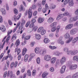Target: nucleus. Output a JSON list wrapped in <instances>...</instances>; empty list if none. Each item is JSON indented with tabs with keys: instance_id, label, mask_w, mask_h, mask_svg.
I'll list each match as a JSON object with an SVG mask.
<instances>
[{
	"instance_id": "1",
	"label": "nucleus",
	"mask_w": 78,
	"mask_h": 78,
	"mask_svg": "<svg viewBox=\"0 0 78 78\" xmlns=\"http://www.w3.org/2000/svg\"><path fill=\"white\" fill-rule=\"evenodd\" d=\"M35 51L36 53H39L41 55H44L46 52H47V50L44 49L43 50H41L39 52V48H36L35 49Z\"/></svg>"
},
{
	"instance_id": "2",
	"label": "nucleus",
	"mask_w": 78,
	"mask_h": 78,
	"mask_svg": "<svg viewBox=\"0 0 78 78\" xmlns=\"http://www.w3.org/2000/svg\"><path fill=\"white\" fill-rule=\"evenodd\" d=\"M34 24L31 23L30 24L29 26L30 28H33V30H34V31H36L37 30V27L34 26Z\"/></svg>"
},
{
	"instance_id": "3",
	"label": "nucleus",
	"mask_w": 78,
	"mask_h": 78,
	"mask_svg": "<svg viewBox=\"0 0 78 78\" xmlns=\"http://www.w3.org/2000/svg\"><path fill=\"white\" fill-rule=\"evenodd\" d=\"M77 67H78L77 65L74 64L70 66L69 68L70 70H75L77 68Z\"/></svg>"
},
{
	"instance_id": "4",
	"label": "nucleus",
	"mask_w": 78,
	"mask_h": 78,
	"mask_svg": "<svg viewBox=\"0 0 78 78\" xmlns=\"http://www.w3.org/2000/svg\"><path fill=\"white\" fill-rule=\"evenodd\" d=\"M62 37H60L59 40L57 41V42L58 44H61V45H63L64 42L62 41Z\"/></svg>"
},
{
	"instance_id": "5",
	"label": "nucleus",
	"mask_w": 78,
	"mask_h": 78,
	"mask_svg": "<svg viewBox=\"0 0 78 78\" xmlns=\"http://www.w3.org/2000/svg\"><path fill=\"white\" fill-rule=\"evenodd\" d=\"M44 59L47 61H48L51 59V56L49 55H47L44 56Z\"/></svg>"
},
{
	"instance_id": "6",
	"label": "nucleus",
	"mask_w": 78,
	"mask_h": 78,
	"mask_svg": "<svg viewBox=\"0 0 78 78\" xmlns=\"http://www.w3.org/2000/svg\"><path fill=\"white\" fill-rule=\"evenodd\" d=\"M66 58L65 57H63L61 58L60 60V63L61 64H63L65 62H66Z\"/></svg>"
},
{
	"instance_id": "7",
	"label": "nucleus",
	"mask_w": 78,
	"mask_h": 78,
	"mask_svg": "<svg viewBox=\"0 0 78 78\" xmlns=\"http://www.w3.org/2000/svg\"><path fill=\"white\" fill-rule=\"evenodd\" d=\"M64 16V15L63 14H59L58 15L56 18V20H59L61 19H62L63 17Z\"/></svg>"
},
{
	"instance_id": "8",
	"label": "nucleus",
	"mask_w": 78,
	"mask_h": 78,
	"mask_svg": "<svg viewBox=\"0 0 78 78\" xmlns=\"http://www.w3.org/2000/svg\"><path fill=\"white\" fill-rule=\"evenodd\" d=\"M66 66H63L61 68L60 70V72L61 73H64L65 72V70H66Z\"/></svg>"
},
{
	"instance_id": "9",
	"label": "nucleus",
	"mask_w": 78,
	"mask_h": 78,
	"mask_svg": "<svg viewBox=\"0 0 78 78\" xmlns=\"http://www.w3.org/2000/svg\"><path fill=\"white\" fill-rule=\"evenodd\" d=\"M31 9L32 8H30L29 9V10L28 14H29V16L28 17L29 18V19H30V18H31V17H32V12H31Z\"/></svg>"
},
{
	"instance_id": "10",
	"label": "nucleus",
	"mask_w": 78,
	"mask_h": 78,
	"mask_svg": "<svg viewBox=\"0 0 78 78\" xmlns=\"http://www.w3.org/2000/svg\"><path fill=\"white\" fill-rule=\"evenodd\" d=\"M73 27V24H70L67 25L66 27V30H69L71 29L72 27Z\"/></svg>"
},
{
	"instance_id": "11",
	"label": "nucleus",
	"mask_w": 78,
	"mask_h": 78,
	"mask_svg": "<svg viewBox=\"0 0 78 78\" xmlns=\"http://www.w3.org/2000/svg\"><path fill=\"white\" fill-rule=\"evenodd\" d=\"M21 16V13H20V15L19 16H18L17 17H16V16L14 15L13 17L14 20L16 21V20H19V18Z\"/></svg>"
},
{
	"instance_id": "12",
	"label": "nucleus",
	"mask_w": 78,
	"mask_h": 78,
	"mask_svg": "<svg viewBox=\"0 0 78 78\" xmlns=\"http://www.w3.org/2000/svg\"><path fill=\"white\" fill-rule=\"evenodd\" d=\"M56 61V58L55 57H53L51 60V64H54Z\"/></svg>"
},
{
	"instance_id": "13",
	"label": "nucleus",
	"mask_w": 78,
	"mask_h": 78,
	"mask_svg": "<svg viewBox=\"0 0 78 78\" xmlns=\"http://www.w3.org/2000/svg\"><path fill=\"white\" fill-rule=\"evenodd\" d=\"M70 33L71 34H72V35H73L75 34H76V30H75V29H72L70 31Z\"/></svg>"
},
{
	"instance_id": "14",
	"label": "nucleus",
	"mask_w": 78,
	"mask_h": 78,
	"mask_svg": "<svg viewBox=\"0 0 78 78\" xmlns=\"http://www.w3.org/2000/svg\"><path fill=\"white\" fill-rule=\"evenodd\" d=\"M44 20V18H42L41 17H39L38 20V22L39 23H42Z\"/></svg>"
},
{
	"instance_id": "15",
	"label": "nucleus",
	"mask_w": 78,
	"mask_h": 78,
	"mask_svg": "<svg viewBox=\"0 0 78 78\" xmlns=\"http://www.w3.org/2000/svg\"><path fill=\"white\" fill-rule=\"evenodd\" d=\"M54 19L52 17H50L48 20V22L49 23H51L53 22Z\"/></svg>"
},
{
	"instance_id": "16",
	"label": "nucleus",
	"mask_w": 78,
	"mask_h": 78,
	"mask_svg": "<svg viewBox=\"0 0 78 78\" xmlns=\"http://www.w3.org/2000/svg\"><path fill=\"white\" fill-rule=\"evenodd\" d=\"M64 37L65 39H69L70 37V34L68 33H67L65 34Z\"/></svg>"
},
{
	"instance_id": "17",
	"label": "nucleus",
	"mask_w": 78,
	"mask_h": 78,
	"mask_svg": "<svg viewBox=\"0 0 78 78\" xmlns=\"http://www.w3.org/2000/svg\"><path fill=\"white\" fill-rule=\"evenodd\" d=\"M12 75H13V73H12V71H9L7 74V76L8 77L9 76L10 77Z\"/></svg>"
},
{
	"instance_id": "18",
	"label": "nucleus",
	"mask_w": 78,
	"mask_h": 78,
	"mask_svg": "<svg viewBox=\"0 0 78 78\" xmlns=\"http://www.w3.org/2000/svg\"><path fill=\"white\" fill-rule=\"evenodd\" d=\"M27 49L25 48H24L23 49L22 55H23V56H24V55H25V53H26V52H27Z\"/></svg>"
},
{
	"instance_id": "19",
	"label": "nucleus",
	"mask_w": 78,
	"mask_h": 78,
	"mask_svg": "<svg viewBox=\"0 0 78 78\" xmlns=\"http://www.w3.org/2000/svg\"><path fill=\"white\" fill-rule=\"evenodd\" d=\"M73 60L74 61H76L77 62H78V55H75L73 57Z\"/></svg>"
},
{
	"instance_id": "20",
	"label": "nucleus",
	"mask_w": 78,
	"mask_h": 78,
	"mask_svg": "<svg viewBox=\"0 0 78 78\" xmlns=\"http://www.w3.org/2000/svg\"><path fill=\"white\" fill-rule=\"evenodd\" d=\"M78 51L77 50H75L72 51V55H75L78 53Z\"/></svg>"
},
{
	"instance_id": "21",
	"label": "nucleus",
	"mask_w": 78,
	"mask_h": 78,
	"mask_svg": "<svg viewBox=\"0 0 78 78\" xmlns=\"http://www.w3.org/2000/svg\"><path fill=\"white\" fill-rule=\"evenodd\" d=\"M41 36L39 34H36L35 37L37 39L39 40L41 39Z\"/></svg>"
},
{
	"instance_id": "22",
	"label": "nucleus",
	"mask_w": 78,
	"mask_h": 78,
	"mask_svg": "<svg viewBox=\"0 0 78 78\" xmlns=\"http://www.w3.org/2000/svg\"><path fill=\"white\" fill-rule=\"evenodd\" d=\"M54 55H55V56H59L60 55V53L58 51H56L54 52Z\"/></svg>"
},
{
	"instance_id": "23",
	"label": "nucleus",
	"mask_w": 78,
	"mask_h": 78,
	"mask_svg": "<svg viewBox=\"0 0 78 78\" xmlns=\"http://www.w3.org/2000/svg\"><path fill=\"white\" fill-rule=\"evenodd\" d=\"M78 41V37H77L75 38L72 41V43H75L76 42H77Z\"/></svg>"
},
{
	"instance_id": "24",
	"label": "nucleus",
	"mask_w": 78,
	"mask_h": 78,
	"mask_svg": "<svg viewBox=\"0 0 78 78\" xmlns=\"http://www.w3.org/2000/svg\"><path fill=\"white\" fill-rule=\"evenodd\" d=\"M1 12L3 14H6V10L5 9L3 8H1Z\"/></svg>"
},
{
	"instance_id": "25",
	"label": "nucleus",
	"mask_w": 78,
	"mask_h": 78,
	"mask_svg": "<svg viewBox=\"0 0 78 78\" xmlns=\"http://www.w3.org/2000/svg\"><path fill=\"white\" fill-rule=\"evenodd\" d=\"M44 42L45 44H47V43H48L50 42V40L48 38H45L44 40Z\"/></svg>"
},
{
	"instance_id": "26",
	"label": "nucleus",
	"mask_w": 78,
	"mask_h": 78,
	"mask_svg": "<svg viewBox=\"0 0 78 78\" xmlns=\"http://www.w3.org/2000/svg\"><path fill=\"white\" fill-rule=\"evenodd\" d=\"M1 30L2 32H5L6 31V28L3 25H2V27L1 28Z\"/></svg>"
},
{
	"instance_id": "27",
	"label": "nucleus",
	"mask_w": 78,
	"mask_h": 78,
	"mask_svg": "<svg viewBox=\"0 0 78 78\" xmlns=\"http://www.w3.org/2000/svg\"><path fill=\"white\" fill-rule=\"evenodd\" d=\"M72 62L71 61H69L67 63V65L68 66H69V67H70V66L71 65H72Z\"/></svg>"
},
{
	"instance_id": "28",
	"label": "nucleus",
	"mask_w": 78,
	"mask_h": 78,
	"mask_svg": "<svg viewBox=\"0 0 78 78\" xmlns=\"http://www.w3.org/2000/svg\"><path fill=\"white\" fill-rule=\"evenodd\" d=\"M28 55H26L24 57V61L25 62H27L28 61Z\"/></svg>"
},
{
	"instance_id": "29",
	"label": "nucleus",
	"mask_w": 78,
	"mask_h": 78,
	"mask_svg": "<svg viewBox=\"0 0 78 78\" xmlns=\"http://www.w3.org/2000/svg\"><path fill=\"white\" fill-rule=\"evenodd\" d=\"M19 44H20V41L19 39H18L16 40L15 45H16V47H17L18 45H19Z\"/></svg>"
},
{
	"instance_id": "30",
	"label": "nucleus",
	"mask_w": 78,
	"mask_h": 78,
	"mask_svg": "<svg viewBox=\"0 0 78 78\" xmlns=\"http://www.w3.org/2000/svg\"><path fill=\"white\" fill-rule=\"evenodd\" d=\"M56 30V26H55L52 28L51 29V31L52 32H55V31Z\"/></svg>"
},
{
	"instance_id": "31",
	"label": "nucleus",
	"mask_w": 78,
	"mask_h": 78,
	"mask_svg": "<svg viewBox=\"0 0 78 78\" xmlns=\"http://www.w3.org/2000/svg\"><path fill=\"white\" fill-rule=\"evenodd\" d=\"M74 3L73 0L71 1L69 3V6H73V5Z\"/></svg>"
},
{
	"instance_id": "32",
	"label": "nucleus",
	"mask_w": 78,
	"mask_h": 78,
	"mask_svg": "<svg viewBox=\"0 0 78 78\" xmlns=\"http://www.w3.org/2000/svg\"><path fill=\"white\" fill-rule=\"evenodd\" d=\"M10 37H11V36L9 35V36L8 37H7L6 40L5 42L6 43H9V42H8V41H9V39H10Z\"/></svg>"
},
{
	"instance_id": "33",
	"label": "nucleus",
	"mask_w": 78,
	"mask_h": 78,
	"mask_svg": "<svg viewBox=\"0 0 78 78\" xmlns=\"http://www.w3.org/2000/svg\"><path fill=\"white\" fill-rule=\"evenodd\" d=\"M44 30V28L42 27H41L39 28L37 30V31L38 33L41 32L42 31Z\"/></svg>"
},
{
	"instance_id": "34",
	"label": "nucleus",
	"mask_w": 78,
	"mask_h": 78,
	"mask_svg": "<svg viewBox=\"0 0 78 78\" xmlns=\"http://www.w3.org/2000/svg\"><path fill=\"white\" fill-rule=\"evenodd\" d=\"M49 48L52 50H54V49H56L57 48L55 46H52L51 45H49Z\"/></svg>"
},
{
	"instance_id": "35",
	"label": "nucleus",
	"mask_w": 78,
	"mask_h": 78,
	"mask_svg": "<svg viewBox=\"0 0 78 78\" xmlns=\"http://www.w3.org/2000/svg\"><path fill=\"white\" fill-rule=\"evenodd\" d=\"M37 63V64H40V62H41V59L39 57L37 58L36 59Z\"/></svg>"
},
{
	"instance_id": "36",
	"label": "nucleus",
	"mask_w": 78,
	"mask_h": 78,
	"mask_svg": "<svg viewBox=\"0 0 78 78\" xmlns=\"http://www.w3.org/2000/svg\"><path fill=\"white\" fill-rule=\"evenodd\" d=\"M73 18L74 22L76 21V20L78 19V16H74V17H73Z\"/></svg>"
},
{
	"instance_id": "37",
	"label": "nucleus",
	"mask_w": 78,
	"mask_h": 78,
	"mask_svg": "<svg viewBox=\"0 0 78 78\" xmlns=\"http://www.w3.org/2000/svg\"><path fill=\"white\" fill-rule=\"evenodd\" d=\"M14 13L16 15H17V14H18V13L19 12H18V11L17 9H15L14 10Z\"/></svg>"
},
{
	"instance_id": "38",
	"label": "nucleus",
	"mask_w": 78,
	"mask_h": 78,
	"mask_svg": "<svg viewBox=\"0 0 78 78\" xmlns=\"http://www.w3.org/2000/svg\"><path fill=\"white\" fill-rule=\"evenodd\" d=\"M78 77V73H76L74 74L73 76V78H75Z\"/></svg>"
},
{
	"instance_id": "39",
	"label": "nucleus",
	"mask_w": 78,
	"mask_h": 78,
	"mask_svg": "<svg viewBox=\"0 0 78 78\" xmlns=\"http://www.w3.org/2000/svg\"><path fill=\"white\" fill-rule=\"evenodd\" d=\"M67 55H72V51H67L66 53Z\"/></svg>"
},
{
	"instance_id": "40",
	"label": "nucleus",
	"mask_w": 78,
	"mask_h": 78,
	"mask_svg": "<svg viewBox=\"0 0 78 78\" xmlns=\"http://www.w3.org/2000/svg\"><path fill=\"white\" fill-rule=\"evenodd\" d=\"M57 22H54L53 23L51 24V26L52 27H53V26H56V25H57Z\"/></svg>"
},
{
	"instance_id": "41",
	"label": "nucleus",
	"mask_w": 78,
	"mask_h": 78,
	"mask_svg": "<svg viewBox=\"0 0 78 78\" xmlns=\"http://www.w3.org/2000/svg\"><path fill=\"white\" fill-rule=\"evenodd\" d=\"M30 37H31L30 36H27L25 37L24 39L25 40H29L30 39Z\"/></svg>"
},
{
	"instance_id": "42",
	"label": "nucleus",
	"mask_w": 78,
	"mask_h": 78,
	"mask_svg": "<svg viewBox=\"0 0 78 78\" xmlns=\"http://www.w3.org/2000/svg\"><path fill=\"white\" fill-rule=\"evenodd\" d=\"M20 9L22 10L23 11H25V7L22 5H21V7L20 8Z\"/></svg>"
},
{
	"instance_id": "43",
	"label": "nucleus",
	"mask_w": 78,
	"mask_h": 78,
	"mask_svg": "<svg viewBox=\"0 0 78 78\" xmlns=\"http://www.w3.org/2000/svg\"><path fill=\"white\" fill-rule=\"evenodd\" d=\"M45 33H46V31H45V30H43L41 31V34L42 35H44Z\"/></svg>"
},
{
	"instance_id": "44",
	"label": "nucleus",
	"mask_w": 78,
	"mask_h": 78,
	"mask_svg": "<svg viewBox=\"0 0 78 78\" xmlns=\"http://www.w3.org/2000/svg\"><path fill=\"white\" fill-rule=\"evenodd\" d=\"M12 32V30H9L8 32H7V36H8L9 34H11V33Z\"/></svg>"
},
{
	"instance_id": "45",
	"label": "nucleus",
	"mask_w": 78,
	"mask_h": 78,
	"mask_svg": "<svg viewBox=\"0 0 78 78\" xmlns=\"http://www.w3.org/2000/svg\"><path fill=\"white\" fill-rule=\"evenodd\" d=\"M26 21L25 20H23L21 24V26H23L25 25Z\"/></svg>"
},
{
	"instance_id": "46",
	"label": "nucleus",
	"mask_w": 78,
	"mask_h": 78,
	"mask_svg": "<svg viewBox=\"0 0 78 78\" xmlns=\"http://www.w3.org/2000/svg\"><path fill=\"white\" fill-rule=\"evenodd\" d=\"M73 22H74L73 21V17H71L70 18L69 20V23H72Z\"/></svg>"
},
{
	"instance_id": "47",
	"label": "nucleus",
	"mask_w": 78,
	"mask_h": 78,
	"mask_svg": "<svg viewBox=\"0 0 78 78\" xmlns=\"http://www.w3.org/2000/svg\"><path fill=\"white\" fill-rule=\"evenodd\" d=\"M27 74L28 76H31V71L30 70H28L27 71Z\"/></svg>"
},
{
	"instance_id": "48",
	"label": "nucleus",
	"mask_w": 78,
	"mask_h": 78,
	"mask_svg": "<svg viewBox=\"0 0 78 78\" xmlns=\"http://www.w3.org/2000/svg\"><path fill=\"white\" fill-rule=\"evenodd\" d=\"M63 50L65 52H67V51L69 50V48H64L63 49Z\"/></svg>"
},
{
	"instance_id": "49",
	"label": "nucleus",
	"mask_w": 78,
	"mask_h": 78,
	"mask_svg": "<svg viewBox=\"0 0 78 78\" xmlns=\"http://www.w3.org/2000/svg\"><path fill=\"white\" fill-rule=\"evenodd\" d=\"M59 64H60L59 60H57L56 61V66H58V65H59Z\"/></svg>"
},
{
	"instance_id": "50",
	"label": "nucleus",
	"mask_w": 78,
	"mask_h": 78,
	"mask_svg": "<svg viewBox=\"0 0 78 78\" xmlns=\"http://www.w3.org/2000/svg\"><path fill=\"white\" fill-rule=\"evenodd\" d=\"M63 14L64 15V16H69V12L67 11H65L64 14Z\"/></svg>"
},
{
	"instance_id": "51",
	"label": "nucleus",
	"mask_w": 78,
	"mask_h": 78,
	"mask_svg": "<svg viewBox=\"0 0 78 78\" xmlns=\"http://www.w3.org/2000/svg\"><path fill=\"white\" fill-rule=\"evenodd\" d=\"M60 27L59 26H58L56 30V33H59V29H60Z\"/></svg>"
},
{
	"instance_id": "52",
	"label": "nucleus",
	"mask_w": 78,
	"mask_h": 78,
	"mask_svg": "<svg viewBox=\"0 0 78 78\" xmlns=\"http://www.w3.org/2000/svg\"><path fill=\"white\" fill-rule=\"evenodd\" d=\"M31 22L32 23H33L34 24V23L36 22V20L32 19L31 21Z\"/></svg>"
},
{
	"instance_id": "53",
	"label": "nucleus",
	"mask_w": 78,
	"mask_h": 78,
	"mask_svg": "<svg viewBox=\"0 0 78 78\" xmlns=\"http://www.w3.org/2000/svg\"><path fill=\"white\" fill-rule=\"evenodd\" d=\"M36 71L35 70H34L32 72V75L33 76H34L36 75Z\"/></svg>"
},
{
	"instance_id": "54",
	"label": "nucleus",
	"mask_w": 78,
	"mask_h": 78,
	"mask_svg": "<svg viewBox=\"0 0 78 78\" xmlns=\"http://www.w3.org/2000/svg\"><path fill=\"white\" fill-rule=\"evenodd\" d=\"M30 22H28L27 23L25 27H28L29 26V25H30Z\"/></svg>"
},
{
	"instance_id": "55",
	"label": "nucleus",
	"mask_w": 78,
	"mask_h": 78,
	"mask_svg": "<svg viewBox=\"0 0 78 78\" xmlns=\"http://www.w3.org/2000/svg\"><path fill=\"white\" fill-rule=\"evenodd\" d=\"M47 9H46L45 8L43 9V10H42L43 12V13H45V12H47Z\"/></svg>"
},
{
	"instance_id": "56",
	"label": "nucleus",
	"mask_w": 78,
	"mask_h": 78,
	"mask_svg": "<svg viewBox=\"0 0 78 78\" xmlns=\"http://www.w3.org/2000/svg\"><path fill=\"white\" fill-rule=\"evenodd\" d=\"M9 58H10V61H12V56H11V54H9Z\"/></svg>"
},
{
	"instance_id": "57",
	"label": "nucleus",
	"mask_w": 78,
	"mask_h": 78,
	"mask_svg": "<svg viewBox=\"0 0 78 78\" xmlns=\"http://www.w3.org/2000/svg\"><path fill=\"white\" fill-rule=\"evenodd\" d=\"M3 22V18L2 16H0V23Z\"/></svg>"
},
{
	"instance_id": "58",
	"label": "nucleus",
	"mask_w": 78,
	"mask_h": 78,
	"mask_svg": "<svg viewBox=\"0 0 78 78\" xmlns=\"http://www.w3.org/2000/svg\"><path fill=\"white\" fill-rule=\"evenodd\" d=\"M10 25H12V23L11 21L10 20H9L8 21Z\"/></svg>"
},
{
	"instance_id": "59",
	"label": "nucleus",
	"mask_w": 78,
	"mask_h": 78,
	"mask_svg": "<svg viewBox=\"0 0 78 78\" xmlns=\"http://www.w3.org/2000/svg\"><path fill=\"white\" fill-rule=\"evenodd\" d=\"M25 68L23 67L22 69H21V72L22 73H23L24 72H25Z\"/></svg>"
},
{
	"instance_id": "60",
	"label": "nucleus",
	"mask_w": 78,
	"mask_h": 78,
	"mask_svg": "<svg viewBox=\"0 0 78 78\" xmlns=\"http://www.w3.org/2000/svg\"><path fill=\"white\" fill-rule=\"evenodd\" d=\"M50 70L51 72H53L55 71V70L54 69V68H53V67H52L50 68Z\"/></svg>"
},
{
	"instance_id": "61",
	"label": "nucleus",
	"mask_w": 78,
	"mask_h": 78,
	"mask_svg": "<svg viewBox=\"0 0 78 78\" xmlns=\"http://www.w3.org/2000/svg\"><path fill=\"white\" fill-rule=\"evenodd\" d=\"M36 5H35L34 4L33 5L32 8L33 9H36Z\"/></svg>"
},
{
	"instance_id": "62",
	"label": "nucleus",
	"mask_w": 78,
	"mask_h": 78,
	"mask_svg": "<svg viewBox=\"0 0 78 78\" xmlns=\"http://www.w3.org/2000/svg\"><path fill=\"white\" fill-rule=\"evenodd\" d=\"M7 66V67H9V62L8 60H7L6 61Z\"/></svg>"
},
{
	"instance_id": "63",
	"label": "nucleus",
	"mask_w": 78,
	"mask_h": 78,
	"mask_svg": "<svg viewBox=\"0 0 78 78\" xmlns=\"http://www.w3.org/2000/svg\"><path fill=\"white\" fill-rule=\"evenodd\" d=\"M6 7L7 10V11L9 10V6H8V4H6Z\"/></svg>"
},
{
	"instance_id": "64",
	"label": "nucleus",
	"mask_w": 78,
	"mask_h": 78,
	"mask_svg": "<svg viewBox=\"0 0 78 78\" xmlns=\"http://www.w3.org/2000/svg\"><path fill=\"white\" fill-rule=\"evenodd\" d=\"M75 13L76 15H77L78 16V9L76 10Z\"/></svg>"
}]
</instances>
